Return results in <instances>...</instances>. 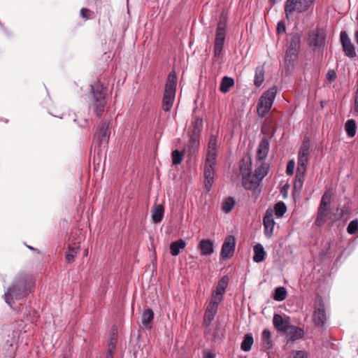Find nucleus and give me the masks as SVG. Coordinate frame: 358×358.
<instances>
[{
    "mask_svg": "<svg viewBox=\"0 0 358 358\" xmlns=\"http://www.w3.org/2000/svg\"><path fill=\"white\" fill-rule=\"evenodd\" d=\"M34 287L35 282L31 277L25 274L17 275L4 294L6 303L12 308L15 300L25 298Z\"/></svg>",
    "mask_w": 358,
    "mask_h": 358,
    "instance_id": "obj_1",
    "label": "nucleus"
},
{
    "mask_svg": "<svg viewBox=\"0 0 358 358\" xmlns=\"http://www.w3.org/2000/svg\"><path fill=\"white\" fill-rule=\"evenodd\" d=\"M107 90L99 82L91 85L92 99L90 100V107L92 108L98 117H101L106 105V95Z\"/></svg>",
    "mask_w": 358,
    "mask_h": 358,
    "instance_id": "obj_2",
    "label": "nucleus"
},
{
    "mask_svg": "<svg viewBox=\"0 0 358 358\" xmlns=\"http://www.w3.org/2000/svg\"><path fill=\"white\" fill-rule=\"evenodd\" d=\"M177 85V76L175 71H172L168 76L162 99V109L169 111L173 104Z\"/></svg>",
    "mask_w": 358,
    "mask_h": 358,
    "instance_id": "obj_3",
    "label": "nucleus"
},
{
    "mask_svg": "<svg viewBox=\"0 0 358 358\" xmlns=\"http://www.w3.org/2000/svg\"><path fill=\"white\" fill-rule=\"evenodd\" d=\"M276 94L277 88L273 87L264 92L260 96L257 106V114L260 117H265L270 111Z\"/></svg>",
    "mask_w": 358,
    "mask_h": 358,
    "instance_id": "obj_4",
    "label": "nucleus"
},
{
    "mask_svg": "<svg viewBox=\"0 0 358 358\" xmlns=\"http://www.w3.org/2000/svg\"><path fill=\"white\" fill-rule=\"evenodd\" d=\"M316 0H287L285 3V13L288 17L294 13H305L311 8Z\"/></svg>",
    "mask_w": 358,
    "mask_h": 358,
    "instance_id": "obj_5",
    "label": "nucleus"
},
{
    "mask_svg": "<svg viewBox=\"0 0 358 358\" xmlns=\"http://www.w3.org/2000/svg\"><path fill=\"white\" fill-rule=\"evenodd\" d=\"M252 162L250 158H243L240 161V173L242 176V185L245 189L254 190L257 182L250 181L252 178Z\"/></svg>",
    "mask_w": 358,
    "mask_h": 358,
    "instance_id": "obj_6",
    "label": "nucleus"
},
{
    "mask_svg": "<svg viewBox=\"0 0 358 358\" xmlns=\"http://www.w3.org/2000/svg\"><path fill=\"white\" fill-rule=\"evenodd\" d=\"M227 24L224 20H220L218 23L215 31V38L214 43V56L217 58H220L223 50L226 35H227Z\"/></svg>",
    "mask_w": 358,
    "mask_h": 358,
    "instance_id": "obj_7",
    "label": "nucleus"
},
{
    "mask_svg": "<svg viewBox=\"0 0 358 358\" xmlns=\"http://www.w3.org/2000/svg\"><path fill=\"white\" fill-rule=\"evenodd\" d=\"M327 319L324 302L320 296H317L314 304L313 322L316 326L323 327Z\"/></svg>",
    "mask_w": 358,
    "mask_h": 358,
    "instance_id": "obj_8",
    "label": "nucleus"
},
{
    "mask_svg": "<svg viewBox=\"0 0 358 358\" xmlns=\"http://www.w3.org/2000/svg\"><path fill=\"white\" fill-rule=\"evenodd\" d=\"M330 203L331 195L327 192H325L322 197L321 202L318 208L317 215L315 220V224L317 226H321L327 221Z\"/></svg>",
    "mask_w": 358,
    "mask_h": 358,
    "instance_id": "obj_9",
    "label": "nucleus"
},
{
    "mask_svg": "<svg viewBox=\"0 0 358 358\" xmlns=\"http://www.w3.org/2000/svg\"><path fill=\"white\" fill-rule=\"evenodd\" d=\"M217 164V159H211L206 158L203 176H204V185L207 192L211 189L213 183L214 182L215 176V166Z\"/></svg>",
    "mask_w": 358,
    "mask_h": 358,
    "instance_id": "obj_10",
    "label": "nucleus"
},
{
    "mask_svg": "<svg viewBox=\"0 0 358 358\" xmlns=\"http://www.w3.org/2000/svg\"><path fill=\"white\" fill-rule=\"evenodd\" d=\"M110 131L109 130V123L102 122L97 127L96 131L94 136V143L98 144L99 147L108 143Z\"/></svg>",
    "mask_w": 358,
    "mask_h": 358,
    "instance_id": "obj_11",
    "label": "nucleus"
},
{
    "mask_svg": "<svg viewBox=\"0 0 358 358\" xmlns=\"http://www.w3.org/2000/svg\"><path fill=\"white\" fill-rule=\"evenodd\" d=\"M236 239L233 236H228L226 237L221 249L220 257L223 259L231 258L235 251Z\"/></svg>",
    "mask_w": 358,
    "mask_h": 358,
    "instance_id": "obj_12",
    "label": "nucleus"
},
{
    "mask_svg": "<svg viewBox=\"0 0 358 358\" xmlns=\"http://www.w3.org/2000/svg\"><path fill=\"white\" fill-rule=\"evenodd\" d=\"M326 38L325 31L321 29H315L308 34V42L310 46L321 47L324 44Z\"/></svg>",
    "mask_w": 358,
    "mask_h": 358,
    "instance_id": "obj_13",
    "label": "nucleus"
},
{
    "mask_svg": "<svg viewBox=\"0 0 358 358\" xmlns=\"http://www.w3.org/2000/svg\"><path fill=\"white\" fill-rule=\"evenodd\" d=\"M341 43L343 47V50L345 55L350 57L354 58L357 56L355 48L353 43L351 42L348 34L345 31L341 32Z\"/></svg>",
    "mask_w": 358,
    "mask_h": 358,
    "instance_id": "obj_14",
    "label": "nucleus"
},
{
    "mask_svg": "<svg viewBox=\"0 0 358 358\" xmlns=\"http://www.w3.org/2000/svg\"><path fill=\"white\" fill-rule=\"evenodd\" d=\"M263 224L264 227L265 236L268 238H271L273 236V229L275 224L273 211L271 208L266 210V214L263 219Z\"/></svg>",
    "mask_w": 358,
    "mask_h": 358,
    "instance_id": "obj_15",
    "label": "nucleus"
},
{
    "mask_svg": "<svg viewBox=\"0 0 358 358\" xmlns=\"http://www.w3.org/2000/svg\"><path fill=\"white\" fill-rule=\"evenodd\" d=\"M217 136L216 135L211 134L208 145V152L206 155V158L211 159H217Z\"/></svg>",
    "mask_w": 358,
    "mask_h": 358,
    "instance_id": "obj_16",
    "label": "nucleus"
},
{
    "mask_svg": "<svg viewBox=\"0 0 358 358\" xmlns=\"http://www.w3.org/2000/svg\"><path fill=\"white\" fill-rule=\"evenodd\" d=\"M268 166L263 164L255 169L254 174L252 175L250 181L257 182V187L260 182L268 174Z\"/></svg>",
    "mask_w": 358,
    "mask_h": 358,
    "instance_id": "obj_17",
    "label": "nucleus"
},
{
    "mask_svg": "<svg viewBox=\"0 0 358 358\" xmlns=\"http://www.w3.org/2000/svg\"><path fill=\"white\" fill-rule=\"evenodd\" d=\"M268 151L269 142L266 138H264L262 139L258 145L257 151V159L259 161H264L266 158Z\"/></svg>",
    "mask_w": 358,
    "mask_h": 358,
    "instance_id": "obj_18",
    "label": "nucleus"
},
{
    "mask_svg": "<svg viewBox=\"0 0 358 358\" xmlns=\"http://www.w3.org/2000/svg\"><path fill=\"white\" fill-rule=\"evenodd\" d=\"M199 248L203 255H210L214 252L213 243L210 240H201L199 245Z\"/></svg>",
    "mask_w": 358,
    "mask_h": 358,
    "instance_id": "obj_19",
    "label": "nucleus"
},
{
    "mask_svg": "<svg viewBox=\"0 0 358 358\" xmlns=\"http://www.w3.org/2000/svg\"><path fill=\"white\" fill-rule=\"evenodd\" d=\"M164 208L161 204H155L152 210V219L155 223L160 222L164 217Z\"/></svg>",
    "mask_w": 358,
    "mask_h": 358,
    "instance_id": "obj_20",
    "label": "nucleus"
},
{
    "mask_svg": "<svg viewBox=\"0 0 358 358\" xmlns=\"http://www.w3.org/2000/svg\"><path fill=\"white\" fill-rule=\"evenodd\" d=\"M273 323L275 328L279 331L285 332L288 329V324L284 321L282 317L278 314H275L273 319Z\"/></svg>",
    "mask_w": 358,
    "mask_h": 358,
    "instance_id": "obj_21",
    "label": "nucleus"
},
{
    "mask_svg": "<svg viewBox=\"0 0 358 358\" xmlns=\"http://www.w3.org/2000/svg\"><path fill=\"white\" fill-rule=\"evenodd\" d=\"M186 247V243L182 239L173 241L170 245V252L173 256H178L180 250H183Z\"/></svg>",
    "mask_w": 358,
    "mask_h": 358,
    "instance_id": "obj_22",
    "label": "nucleus"
},
{
    "mask_svg": "<svg viewBox=\"0 0 358 358\" xmlns=\"http://www.w3.org/2000/svg\"><path fill=\"white\" fill-rule=\"evenodd\" d=\"M253 261L257 263L262 262L266 257V252L262 244L257 243L254 246Z\"/></svg>",
    "mask_w": 358,
    "mask_h": 358,
    "instance_id": "obj_23",
    "label": "nucleus"
},
{
    "mask_svg": "<svg viewBox=\"0 0 358 358\" xmlns=\"http://www.w3.org/2000/svg\"><path fill=\"white\" fill-rule=\"evenodd\" d=\"M218 308L215 306H212L210 305H208L204 315V320L203 322L206 326L210 325L211 322L213 320L217 312Z\"/></svg>",
    "mask_w": 358,
    "mask_h": 358,
    "instance_id": "obj_24",
    "label": "nucleus"
},
{
    "mask_svg": "<svg viewBox=\"0 0 358 358\" xmlns=\"http://www.w3.org/2000/svg\"><path fill=\"white\" fill-rule=\"evenodd\" d=\"M154 318L153 311L148 308L145 309L142 314V324L146 329H150L152 327V321Z\"/></svg>",
    "mask_w": 358,
    "mask_h": 358,
    "instance_id": "obj_25",
    "label": "nucleus"
},
{
    "mask_svg": "<svg viewBox=\"0 0 358 358\" xmlns=\"http://www.w3.org/2000/svg\"><path fill=\"white\" fill-rule=\"evenodd\" d=\"M234 85V80L232 78L224 76L222 79L220 90L222 93H227L229 91L230 88Z\"/></svg>",
    "mask_w": 358,
    "mask_h": 358,
    "instance_id": "obj_26",
    "label": "nucleus"
},
{
    "mask_svg": "<svg viewBox=\"0 0 358 358\" xmlns=\"http://www.w3.org/2000/svg\"><path fill=\"white\" fill-rule=\"evenodd\" d=\"M229 278L227 275L222 276L218 281L216 285L215 292L220 293L224 295L226 289L227 288L229 284Z\"/></svg>",
    "mask_w": 358,
    "mask_h": 358,
    "instance_id": "obj_27",
    "label": "nucleus"
},
{
    "mask_svg": "<svg viewBox=\"0 0 358 358\" xmlns=\"http://www.w3.org/2000/svg\"><path fill=\"white\" fill-rule=\"evenodd\" d=\"M264 80V71L263 67L258 66L255 71L254 84L256 87H260Z\"/></svg>",
    "mask_w": 358,
    "mask_h": 358,
    "instance_id": "obj_28",
    "label": "nucleus"
},
{
    "mask_svg": "<svg viewBox=\"0 0 358 358\" xmlns=\"http://www.w3.org/2000/svg\"><path fill=\"white\" fill-rule=\"evenodd\" d=\"M303 335L304 331L299 327H292L288 334L289 338L292 341L301 338Z\"/></svg>",
    "mask_w": 358,
    "mask_h": 358,
    "instance_id": "obj_29",
    "label": "nucleus"
},
{
    "mask_svg": "<svg viewBox=\"0 0 358 358\" xmlns=\"http://www.w3.org/2000/svg\"><path fill=\"white\" fill-rule=\"evenodd\" d=\"M262 345L267 350L272 348L271 334L268 329H264L262 332Z\"/></svg>",
    "mask_w": 358,
    "mask_h": 358,
    "instance_id": "obj_30",
    "label": "nucleus"
},
{
    "mask_svg": "<svg viewBox=\"0 0 358 358\" xmlns=\"http://www.w3.org/2000/svg\"><path fill=\"white\" fill-rule=\"evenodd\" d=\"M254 340L251 334H246L241 343V348L244 352H248L251 350Z\"/></svg>",
    "mask_w": 358,
    "mask_h": 358,
    "instance_id": "obj_31",
    "label": "nucleus"
},
{
    "mask_svg": "<svg viewBox=\"0 0 358 358\" xmlns=\"http://www.w3.org/2000/svg\"><path fill=\"white\" fill-rule=\"evenodd\" d=\"M236 205V201L232 197L226 199L222 204V209L224 212L228 213L232 210Z\"/></svg>",
    "mask_w": 358,
    "mask_h": 358,
    "instance_id": "obj_32",
    "label": "nucleus"
},
{
    "mask_svg": "<svg viewBox=\"0 0 358 358\" xmlns=\"http://www.w3.org/2000/svg\"><path fill=\"white\" fill-rule=\"evenodd\" d=\"M356 122L354 120H349L345 123V131L348 136L354 137L356 134Z\"/></svg>",
    "mask_w": 358,
    "mask_h": 358,
    "instance_id": "obj_33",
    "label": "nucleus"
},
{
    "mask_svg": "<svg viewBox=\"0 0 358 358\" xmlns=\"http://www.w3.org/2000/svg\"><path fill=\"white\" fill-rule=\"evenodd\" d=\"M287 294V290L285 287H277L275 289V292L273 294V299L275 301H282L286 299Z\"/></svg>",
    "mask_w": 358,
    "mask_h": 358,
    "instance_id": "obj_34",
    "label": "nucleus"
},
{
    "mask_svg": "<svg viewBox=\"0 0 358 358\" xmlns=\"http://www.w3.org/2000/svg\"><path fill=\"white\" fill-rule=\"evenodd\" d=\"M184 152L175 150L171 153L172 163L173 165L180 164L183 159Z\"/></svg>",
    "mask_w": 358,
    "mask_h": 358,
    "instance_id": "obj_35",
    "label": "nucleus"
},
{
    "mask_svg": "<svg viewBox=\"0 0 358 358\" xmlns=\"http://www.w3.org/2000/svg\"><path fill=\"white\" fill-rule=\"evenodd\" d=\"M306 171V169L297 168L296 173V181L294 185L295 186L298 185L300 187L302 186Z\"/></svg>",
    "mask_w": 358,
    "mask_h": 358,
    "instance_id": "obj_36",
    "label": "nucleus"
},
{
    "mask_svg": "<svg viewBox=\"0 0 358 358\" xmlns=\"http://www.w3.org/2000/svg\"><path fill=\"white\" fill-rule=\"evenodd\" d=\"M275 214L277 217H281L287 211V207L282 201L278 202L274 207Z\"/></svg>",
    "mask_w": 358,
    "mask_h": 358,
    "instance_id": "obj_37",
    "label": "nucleus"
},
{
    "mask_svg": "<svg viewBox=\"0 0 358 358\" xmlns=\"http://www.w3.org/2000/svg\"><path fill=\"white\" fill-rule=\"evenodd\" d=\"M223 296L224 295L220 293L213 292L212 297L208 305L218 308L220 303L222 301Z\"/></svg>",
    "mask_w": 358,
    "mask_h": 358,
    "instance_id": "obj_38",
    "label": "nucleus"
},
{
    "mask_svg": "<svg viewBox=\"0 0 358 358\" xmlns=\"http://www.w3.org/2000/svg\"><path fill=\"white\" fill-rule=\"evenodd\" d=\"M297 50L293 48H289L285 53V62H291L296 58Z\"/></svg>",
    "mask_w": 358,
    "mask_h": 358,
    "instance_id": "obj_39",
    "label": "nucleus"
},
{
    "mask_svg": "<svg viewBox=\"0 0 358 358\" xmlns=\"http://www.w3.org/2000/svg\"><path fill=\"white\" fill-rule=\"evenodd\" d=\"M310 143L308 140H305L301 144L299 155L309 156Z\"/></svg>",
    "mask_w": 358,
    "mask_h": 358,
    "instance_id": "obj_40",
    "label": "nucleus"
},
{
    "mask_svg": "<svg viewBox=\"0 0 358 358\" xmlns=\"http://www.w3.org/2000/svg\"><path fill=\"white\" fill-rule=\"evenodd\" d=\"M347 231L350 234H355L358 231V220H352L347 227Z\"/></svg>",
    "mask_w": 358,
    "mask_h": 358,
    "instance_id": "obj_41",
    "label": "nucleus"
},
{
    "mask_svg": "<svg viewBox=\"0 0 358 358\" xmlns=\"http://www.w3.org/2000/svg\"><path fill=\"white\" fill-rule=\"evenodd\" d=\"M69 252L66 254L65 258L68 264H71L74 260V257L77 254V248H70Z\"/></svg>",
    "mask_w": 358,
    "mask_h": 358,
    "instance_id": "obj_42",
    "label": "nucleus"
},
{
    "mask_svg": "<svg viewBox=\"0 0 358 358\" xmlns=\"http://www.w3.org/2000/svg\"><path fill=\"white\" fill-rule=\"evenodd\" d=\"M308 162V156H303V155H299L297 168H302V169H306V165H307Z\"/></svg>",
    "mask_w": 358,
    "mask_h": 358,
    "instance_id": "obj_43",
    "label": "nucleus"
},
{
    "mask_svg": "<svg viewBox=\"0 0 358 358\" xmlns=\"http://www.w3.org/2000/svg\"><path fill=\"white\" fill-rule=\"evenodd\" d=\"M295 168V162L293 159L289 160L287 164L286 173L288 176H292L294 173Z\"/></svg>",
    "mask_w": 358,
    "mask_h": 358,
    "instance_id": "obj_44",
    "label": "nucleus"
},
{
    "mask_svg": "<svg viewBox=\"0 0 358 358\" xmlns=\"http://www.w3.org/2000/svg\"><path fill=\"white\" fill-rule=\"evenodd\" d=\"M93 13L89 9L83 8L80 10V15L83 19L88 20L92 17Z\"/></svg>",
    "mask_w": 358,
    "mask_h": 358,
    "instance_id": "obj_45",
    "label": "nucleus"
},
{
    "mask_svg": "<svg viewBox=\"0 0 358 358\" xmlns=\"http://www.w3.org/2000/svg\"><path fill=\"white\" fill-rule=\"evenodd\" d=\"M286 31L285 23L284 21L280 20L277 24V31L279 34L285 33Z\"/></svg>",
    "mask_w": 358,
    "mask_h": 358,
    "instance_id": "obj_46",
    "label": "nucleus"
},
{
    "mask_svg": "<svg viewBox=\"0 0 358 358\" xmlns=\"http://www.w3.org/2000/svg\"><path fill=\"white\" fill-rule=\"evenodd\" d=\"M326 78L329 82L334 81L336 78V73L335 71L331 69L329 70L327 73Z\"/></svg>",
    "mask_w": 358,
    "mask_h": 358,
    "instance_id": "obj_47",
    "label": "nucleus"
},
{
    "mask_svg": "<svg viewBox=\"0 0 358 358\" xmlns=\"http://www.w3.org/2000/svg\"><path fill=\"white\" fill-rule=\"evenodd\" d=\"M293 358H308V354L303 350H299L295 352Z\"/></svg>",
    "mask_w": 358,
    "mask_h": 358,
    "instance_id": "obj_48",
    "label": "nucleus"
},
{
    "mask_svg": "<svg viewBox=\"0 0 358 358\" xmlns=\"http://www.w3.org/2000/svg\"><path fill=\"white\" fill-rule=\"evenodd\" d=\"M357 90H356V95H355V112L358 113V80L357 82Z\"/></svg>",
    "mask_w": 358,
    "mask_h": 358,
    "instance_id": "obj_49",
    "label": "nucleus"
},
{
    "mask_svg": "<svg viewBox=\"0 0 358 358\" xmlns=\"http://www.w3.org/2000/svg\"><path fill=\"white\" fill-rule=\"evenodd\" d=\"M194 128L199 131L202 128V120L197 118L194 122Z\"/></svg>",
    "mask_w": 358,
    "mask_h": 358,
    "instance_id": "obj_50",
    "label": "nucleus"
},
{
    "mask_svg": "<svg viewBox=\"0 0 358 358\" xmlns=\"http://www.w3.org/2000/svg\"><path fill=\"white\" fill-rule=\"evenodd\" d=\"M203 358H215V356L213 352L205 351L203 353Z\"/></svg>",
    "mask_w": 358,
    "mask_h": 358,
    "instance_id": "obj_51",
    "label": "nucleus"
},
{
    "mask_svg": "<svg viewBox=\"0 0 358 358\" xmlns=\"http://www.w3.org/2000/svg\"><path fill=\"white\" fill-rule=\"evenodd\" d=\"M112 350V355H113V351H114V349H115V344L113 343H110L108 345V353L110 352V350Z\"/></svg>",
    "mask_w": 358,
    "mask_h": 358,
    "instance_id": "obj_52",
    "label": "nucleus"
},
{
    "mask_svg": "<svg viewBox=\"0 0 358 358\" xmlns=\"http://www.w3.org/2000/svg\"><path fill=\"white\" fill-rule=\"evenodd\" d=\"M190 141L192 144L198 145L199 142L193 137L190 138Z\"/></svg>",
    "mask_w": 358,
    "mask_h": 358,
    "instance_id": "obj_53",
    "label": "nucleus"
},
{
    "mask_svg": "<svg viewBox=\"0 0 358 358\" xmlns=\"http://www.w3.org/2000/svg\"><path fill=\"white\" fill-rule=\"evenodd\" d=\"M105 358H113L112 350L111 349L110 350V352L108 353H107V355H106Z\"/></svg>",
    "mask_w": 358,
    "mask_h": 358,
    "instance_id": "obj_54",
    "label": "nucleus"
},
{
    "mask_svg": "<svg viewBox=\"0 0 358 358\" xmlns=\"http://www.w3.org/2000/svg\"><path fill=\"white\" fill-rule=\"evenodd\" d=\"M355 41H356L357 43L358 44V27H357V30L355 31Z\"/></svg>",
    "mask_w": 358,
    "mask_h": 358,
    "instance_id": "obj_55",
    "label": "nucleus"
},
{
    "mask_svg": "<svg viewBox=\"0 0 358 358\" xmlns=\"http://www.w3.org/2000/svg\"><path fill=\"white\" fill-rule=\"evenodd\" d=\"M87 254H88V251H87V250H86V251L85 252V255H87Z\"/></svg>",
    "mask_w": 358,
    "mask_h": 358,
    "instance_id": "obj_56",
    "label": "nucleus"
},
{
    "mask_svg": "<svg viewBox=\"0 0 358 358\" xmlns=\"http://www.w3.org/2000/svg\"><path fill=\"white\" fill-rule=\"evenodd\" d=\"M79 126L81 127H85V125H83V124H80Z\"/></svg>",
    "mask_w": 358,
    "mask_h": 358,
    "instance_id": "obj_57",
    "label": "nucleus"
},
{
    "mask_svg": "<svg viewBox=\"0 0 358 358\" xmlns=\"http://www.w3.org/2000/svg\"><path fill=\"white\" fill-rule=\"evenodd\" d=\"M28 248L31 249V250H34V248H32V247L29 246Z\"/></svg>",
    "mask_w": 358,
    "mask_h": 358,
    "instance_id": "obj_58",
    "label": "nucleus"
}]
</instances>
